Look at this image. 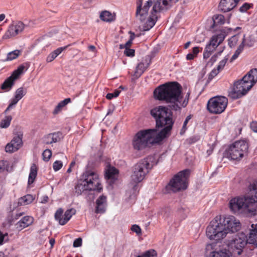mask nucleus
I'll use <instances>...</instances> for the list:
<instances>
[{
  "mask_svg": "<svg viewBox=\"0 0 257 257\" xmlns=\"http://www.w3.org/2000/svg\"><path fill=\"white\" fill-rule=\"evenodd\" d=\"M150 113L156 120V127H164L158 133L155 128L139 131L134 137L132 141L133 148L136 150H142L149 144L162 141L167 136L172 128L174 124L172 112L168 107L156 106L151 110Z\"/></svg>",
  "mask_w": 257,
  "mask_h": 257,
  "instance_id": "f257e3e1",
  "label": "nucleus"
},
{
  "mask_svg": "<svg viewBox=\"0 0 257 257\" xmlns=\"http://www.w3.org/2000/svg\"><path fill=\"white\" fill-rule=\"evenodd\" d=\"M240 228V222L234 216L217 215L207 226L206 233L210 239L219 241L229 232H237Z\"/></svg>",
  "mask_w": 257,
  "mask_h": 257,
  "instance_id": "f03ea898",
  "label": "nucleus"
},
{
  "mask_svg": "<svg viewBox=\"0 0 257 257\" xmlns=\"http://www.w3.org/2000/svg\"><path fill=\"white\" fill-rule=\"evenodd\" d=\"M154 95L158 100L171 103V110H181L179 103L183 99L182 88L177 82H169L158 86L155 89Z\"/></svg>",
  "mask_w": 257,
  "mask_h": 257,
  "instance_id": "7ed1b4c3",
  "label": "nucleus"
},
{
  "mask_svg": "<svg viewBox=\"0 0 257 257\" xmlns=\"http://www.w3.org/2000/svg\"><path fill=\"white\" fill-rule=\"evenodd\" d=\"M248 189L249 193L248 195L235 197L230 200V209L234 213H253V207L257 204V184L253 182L250 184Z\"/></svg>",
  "mask_w": 257,
  "mask_h": 257,
  "instance_id": "20e7f679",
  "label": "nucleus"
},
{
  "mask_svg": "<svg viewBox=\"0 0 257 257\" xmlns=\"http://www.w3.org/2000/svg\"><path fill=\"white\" fill-rule=\"evenodd\" d=\"M257 82V69L250 70L240 80L234 82L233 88L229 93V96L236 99L241 97Z\"/></svg>",
  "mask_w": 257,
  "mask_h": 257,
  "instance_id": "39448f33",
  "label": "nucleus"
},
{
  "mask_svg": "<svg viewBox=\"0 0 257 257\" xmlns=\"http://www.w3.org/2000/svg\"><path fill=\"white\" fill-rule=\"evenodd\" d=\"M102 187L98 174L93 170L87 169L82 174L81 179L75 186L76 192L81 194L84 191L97 190L100 192Z\"/></svg>",
  "mask_w": 257,
  "mask_h": 257,
  "instance_id": "423d86ee",
  "label": "nucleus"
},
{
  "mask_svg": "<svg viewBox=\"0 0 257 257\" xmlns=\"http://www.w3.org/2000/svg\"><path fill=\"white\" fill-rule=\"evenodd\" d=\"M190 173L189 170L185 169L175 175L166 185V191L176 193L186 190L188 187Z\"/></svg>",
  "mask_w": 257,
  "mask_h": 257,
  "instance_id": "0eeeda50",
  "label": "nucleus"
},
{
  "mask_svg": "<svg viewBox=\"0 0 257 257\" xmlns=\"http://www.w3.org/2000/svg\"><path fill=\"white\" fill-rule=\"evenodd\" d=\"M152 164L148 158L140 160L133 168V173L131 175V183L135 184L134 189L138 188L137 184L144 180L146 175L152 168Z\"/></svg>",
  "mask_w": 257,
  "mask_h": 257,
  "instance_id": "6e6552de",
  "label": "nucleus"
},
{
  "mask_svg": "<svg viewBox=\"0 0 257 257\" xmlns=\"http://www.w3.org/2000/svg\"><path fill=\"white\" fill-rule=\"evenodd\" d=\"M248 148V144L246 141H236L230 146L227 151L228 157L234 160L240 159L247 153Z\"/></svg>",
  "mask_w": 257,
  "mask_h": 257,
  "instance_id": "1a4fd4ad",
  "label": "nucleus"
},
{
  "mask_svg": "<svg viewBox=\"0 0 257 257\" xmlns=\"http://www.w3.org/2000/svg\"><path fill=\"white\" fill-rule=\"evenodd\" d=\"M228 104L226 97L217 96L209 99L207 104L208 110L212 114H220L226 109Z\"/></svg>",
  "mask_w": 257,
  "mask_h": 257,
  "instance_id": "9d476101",
  "label": "nucleus"
},
{
  "mask_svg": "<svg viewBox=\"0 0 257 257\" xmlns=\"http://www.w3.org/2000/svg\"><path fill=\"white\" fill-rule=\"evenodd\" d=\"M247 243H249L248 234L247 236L245 233L241 232L236 235L230 241L229 246L233 251L236 250L237 254L239 255Z\"/></svg>",
  "mask_w": 257,
  "mask_h": 257,
  "instance_id": "9b49d317",
  "label": "nucleus"
},
{
  "mask_svg": "<svg viewBox=\"0 0 257 257\" xmlns=\"http://www.w3.org/2000/svg\"><path fill=\"white\" fill-rule=\"evenodd\" d=\"M75 213L76 210L74 208L67 209L64 213L63 209L59 208L56 211L54 217L55 219L59 222V224L64 225Z\"/></svg>",
  "mask_w": 257,
  "mask_h": 257,
  "instance_id": "f8f14e48",
  "label": "nucleus"
},
{
  "mask_svg": "<svg viewBox=\"0 0 257 257\" xmlns=\"http://www.w3.org/2000/svg\"><path fill=\"white\" fill-rule=\"evenodd\" d=\"M24 28L25 25L22 22H13L3 36V39H8L17 36L24 30Z\"/></svg>",
  "mask_w": 257,
  "mask_h": 257,
  "instance_id": "ddd939ff",
  "label": "nucleus"
},
{
  "mask_svg": "<svg viewBox=\"0 0 257 257\" xmlns=\"http://www.w3.org/2000/svg\"><path fill=\"white\" fill-rule=\"evenodd\" d=\"M154 1V0H148L142 8L143 0L137 1L136 17L139 18L141 22L144 21L146 19L150 8L152 6Z\"/></svg>",
  "mask_w": 257,
  "mask_h": 257,
  "instance_id": "4468645a",
  "label": "nucleus"
},
{
  "mask_svg": "<svg viewBox=\"0 0 257 257\" xmlns=\"http://www.w3.org/2000/svg\"><path fill=\"white\" fill-rule=\"evenodd\" d=\"M225 32L221 31V32L217 35L213 36L208 44L206 46L213 50H215L216 48L224 41L225 38Z\"/></svg>",
  "mask_w": 257,
  "mask_h": 257,
  "instance_id": "2eb2a0df",
  "label": "nucleus"
},
{
  "mask_svg": "<svg viewBox=\"0 0 257 257\" xmlns=\"http://www.w3.org/2000/svg\"><path fill=\"white\" fill-rule=\"evenodd\" d=\"M161 9L158 11L155 12L152 9L151 15L149 18L147 22L145 23L143 27V31H147L150 30L156 24L157 21L156 13L161 12L165 8L167 9V7H164L163 4H161Z\"/></svg>",
  "mask_w": 257,
  "mask_h": 257,
  "instance_id": "dca6fc26",
  "label": "nucleus"
},
{
  "mask_svg": "<svg viewBox=\"0 0 257 257\" xmlns=\"http://www.w3.org/2000/svg\"><path fill=\"white\" fill-rule=\"evenodd\" d=\"M239 2L238 0H221L219 8L223 12H228L234 9Z\"/></svg>",
  "mask_w": 257,
  "mask_h": 257,
  "instance_id": "f3484780",
  "label": "nucleus"
},
{
  "mask_svg": "<svg viewBox=\"0 0 257 257\" xmlns=\"http://www.w3.org/2000/svg\"><path fill=\"white\" fill-rule=\"evenodd\" d=\"M34 221V218L30 216H26L23 217L16 224V228L21 231L25 228L31 225Z\"/></svg>",
  "mask_w": 257,
  "mask_h": 257,
  "instance_id": "a211bd4d",
  "label": "nucleus"
},
{
  "mask_svg": "<svg viewBox=\"0 0 257 257\" xmlns=\"http://www.w3.org/2000/svg\"><path fill=\"white\" fill-rule=\"evenodd\" d=\"M95 212L97 213H102L105 211L106 206V197L104 195L100 196L96 201Z\"/></svg>",
  "mask_w": 257,
  "mask_h": 257,
  "instance_id": "6ab92c4d",
  "label": "nucleus"
},
{
  "mask_svg": "<svg viewBox=\"0 0 257 257\" xmlns=\"http://www.w3.org/2000/svg\"><path fill=\"white\" fill-rule=\"evenodd\" d=\"M29 64L28 63L20 65L16 70L13 71L10 77L15 81L16 80L20 77L21 75L27 70Z\"/></svg>",
  "mask_w": 257,
  "mask_h": 257,
  "instance_id": "aec40b11",
  "label": "nucleus"
},
{
  "mask_svg": "<svg viewBox=\"0 0 257 257\" xmlns=\"http://www.w3.org/2000/svg\"><path fill=\"white\" fill-rule=\"evenodd\" d=\"M251 229L248 233L249 243L254 244L257 246V224L251 225Z\"/></svg>",
  "mask_w": 257,
  "mask_h": 257,
  "instance_id": "412c9836",
  "label": "nucleus"
},
{
  "mask_svg": "<svg viewBox=\"0 0 257 257\" xmlns=\"http://www.w3.org/2000/svg\"><path fill=\"white\" fill-rule=\"evenodd\" d=\"M14 134L15 136L11 142L14 143L17 147L20 149L23 145L22 139L23 137V133L20 131L18 132H15Z\"/></svg>",
  "mask_w": 257,
  "mask_h": 257,
  "instance_id": "4be33fe9",
  "label": "nucleus"
},
{
  "mask_svg": "<svg viewBox=\"0 0 257 257\" xmlns=\"http://www.w3.org/2000/svg\"><path fill=\"white\" fill-rule=\"evenodd\" d=\"M179 0H157L153 6V10L155 12L160 10L162 8L161 4H163L164 7L169 6V2L171 3H176Z\"/></svg>",
  "mask_w": 257,
  "mask_h": 257,
  "instance_id": "5701e85b",
  "label": "nucleus"
},
{
  "mask_svg": "<svg viewBox=\"0 0 257 257\" xmlns=\"http://www.w3.org/2000/svg\"><path fill=\"white\" fill-rule=\"evenodd\" d=\"M71 100L70 98H67L65 99L64 100L60 101L57 106L55 107L53 114L54 115H56L59 113L62 110V109L66 106V105L69 103L71 102Z\"/></svg>",
  "mask_w": 257,
  "mask_h": 257,
  "instance_id": "b1692460",
  "label": "nucleus"
},
{
  "mask_svg": "<svg viewBox=\"0 0 257 257\" xmlns=\"http://www.w3.org/2000/svg\"><path fill=\"white\" fill-rule=\"evenodd\" d=\"M38 167L35 164H33L30 168V172L29 175L28 184H32L37 175Z\"/></svg>",
  "mask_w": 257,
  "mask_h": 257,
  "instance_id": "393cba45",
  "label": "nucleus"
},
{
  "mask_svg": "<svg viewBox=\"0 0 257 257\" xmlns=\"http://www.w3.org/2000/svg\"><path fill=\"white\" fill-rule=\"evenodd\" d=\"M99 17L101 20L106 22H111L115 20V16L107 11H102Z\"/></svg>",
  "mask_w": 257,
  "mask_h": 257,
  "instance_id": "a878e982",
  "label": "nucleus"
},
{
  "mask_svg": "<svg viewBox=\"0 0 257 257\" xmlns=\"http://www.w3.org/2000/svg\"><path fill=\"white\" fill-rule=\"evenodd\" d=\"M15 84V81L10 77L7 78L1 85V89L4 91H9Z\"/></svg>",
  "mask_w": 257,
  "mask_h": 257,
  "instance_id": "bb28decb",
  "label": "nucleus"
},
{
  "mask_svg": "<svg viewBox=\"0 0 257 257\" xmlns=\"http://www.w3.org/2000/svg\"><path fill=\"white\" fill-rule=\"evenodd\" d=\"M256 42V39L254 36H249L248 38L245 39V35H244L241 44H243V48L244 47V46L251 47L254 45V43Z\"/></svg>",
  "mask_w": 257,
  "mask_h": 257,
  "instance_id": "cd10ccee",
  "label": "nucleus"
},
{
  "mask_svg": "<svg viewBox=\"0 0 257 257\" xmlns=\"http://www.w3.org/2000/svg\"><path fill=\"white\" fill-rule=\"evenodd\" d=\"M22 54V51L15 50L8 53L5 61H11L16 59Z\"/></svg>",
  "mask_w": 257,
  "mask_h": 257,
  "instance_id": "c85d7f7f",
  "label": "nucleus"
},
{
  "mask_svg": "<svg viewBox=\"0 0 257 257\" xmlns=\"http://www.w3.org/2000/svg\"><path fill=\"white\" fill-rule=\"evenodd\" d=\"M146 68L145 65L144 63L141 62L138 64L136 67L135 72L134 76L136 78L140 77L142 74L144 72Z\"/></svg>",
  "mask_w": 257,
  "mask_h": 257,
  "instance_id": "c756f323",
  "label": "nucleus"
},
{
  "mask_svg": "<svg viewBox=\"0 0 257 257\" xmlns=\"http://www.w3.org/2000/svg\"><path fill=\"white\" fill-rule=\"evenodd\" d=\"M210 257H231V253L226 249L214 251L211 252Z\"/></svg>",
  "mask_w": 257,
  "mask_h": 257,
  "instance_id": "7c9ffc66",
  "label": "nucleus"
},
{
  "mask_svg": "<svg viewBox=\"0 0 257 257\" xmlns=\"http://www.w3.org/2000/svg\"><path fill=\"white\" fill-rule=\"evenodd\" d=\"M202 48L199 47H195L192 49V53L188 54L186 56V59L187 60H193L197 56L198 54L201 52Z\"/></svg>",
  "mask_w": 257,
  "mask_h": 257,
  "instance_id": "2f4dec72",
  "label": "nucleus"
},
{
  "mask_svg": "<svg viewBox=\"0 0 257 257\" xmlns=\"http://www.w3.org/2000/svg\"><path fill=\"white\" fill-rule=\"evenodd\" d=\"M13 117L11 115H6L0 122V127L2 128H7L11 124Z\"/></svg>",
  "mask_w": 257,
  "mask_h": 257,
  "instance_id": "473e14b6",
  "label": "nucleus"
},
{
  "mask_svg": "<svg viewBox=\"0 0 257 257\" xmlns=\"http://www.w3.org/2000/svg\"><path fill=\"white\" fill-rule=\"evenodd\" d=\"M35 197L31 194H27L20 199V203L22 205H27L31 203L34 200Z\"/></svg>",
  "mask_w": 257,
  "mask_h": 257,
  "instance_id": "72a5a7b5",
  "label": "nucleus"
},
{
  "mask_svg": "<svg viewBox=\"0 0 257 257\" xmlns=\"http://www.w3.org/2000/svg\"><path fill=\"white\" fill-rule=\"evenodd\" d=\"M27 91L26 88L23 87L18 88L14 94V97L20 100L26 94Z\"/></svg>",
  "mask_w": 257,
  "mask_h": 257,
  "instance_id": "f704fd0d",
  "label": "nucleus"
},
{
  "mask_svg": "<svg viewBox=\"0 0 257 257\" xmlns=\"http://www.w3.org/2000/svg\"><path fill=\"white\" fill-rule=\"evenodd\" d=\"M118 174V170L114 167H110L108 168L106 172L105 176L108 179L114 178L115 175Z\"/></svg>",
  "mask_w": 257,
  "mask_h": 257,
  "instance_id": "c9c22d12",
  "label": "nucleus"
},
{
  "mask_svg": "<svg viewBox=\"0 0 257 257\" xmlns=\"http://www.w3.org/2000/svg\"><path fill=\"white\" fill-rule=\"evenodd\" d=\"M213 26L216 25H222L225 22L224 17L222 15H214L213 18Z\"/></svg>",
  "mask_w": 257,
  "mask_h": 257,
  "instance_id": "e433bc0d",
  "label": "nucleus"
},
{
  "mask_svg": "<svg viewBox=\"0 0 257 257\" xmlns=\"http://www.w3.org/2000/svg\"><path fill=\"white\" fill-rule=\"evenodd\" d=\"M19 100L14 97L10 100V103L8 106L7 108L4 111V113H7L11 109H13L15 107V105L19 102Z\"/></svg>",
  "mask_w": 257,
  "mask_h": 257,
  "instance_id": "4c0bfd02",
  "label": "nucleus"
},
{
  "mask_svg": "<svg viewBox=\"0 0 257 257\" xmlns=\"http://www.w3.org/2000/svg\"><path fill=\"white\" fill-rule=\"evenodd\" d=\"M243 50V44H240L238 47L237 48V50L235 51L234 54L232 55L231 58L230 59V62H232L233 61H234L235 59H236L240 54L242 52Z\"/></svg>",
  "mask_w": 257,
  "mask_h": 257,
  "instance_id": "58836bf2",
  "label": "nucleus"
},
{
  "mask_svg": "<svg viewBox=\"0 0 257 257\" xmlns=\"http://www.w3.org/2000/svg\"><path fill=\"white\" fill-rule=\"evenodd\" d=\"M19 149L12 142L8 143L5 147L6 152L10 153L15 152Z\"/></svg>",
  "mask_w": 257,
  "mask_h": 257,
  "instance_id": "ea45409f",
  "label": "nucleus"
},
{
  "mask_svg": "<svg viewBox=\"0 0 257 257\" xmlns=\"http://www.w3.org/2000/svg\"><path fill=\"white\" fill-rule=\"evenodd\" d=\"M239 40L238 35H234L228 39V45L230 47H234Z\"/></svg>",
  "mask_w": 257,
  "mask_h": 257,
  "instance_id": "a19ab883",
  "label": "nucleus"
},
{
  "mask_svg": "<svg viewBox=\"0 0 257 257\" xmlns=\"http://www.w3.org/2000/svg\"><path fill=\"white\" fill-rule=\"evenodd\" d=\"M9 162L8 161H0V172H4L5 170L8 171L9 169Z\"/></svg>",
  "mask_w": 257,
  "mask_h": 257,
  "instance_id": "79ce46f5",
  "label": "nucleus"
},
{
  "mask_svg": "<svg viewBox=\"0 0 257 257\" xmlns=\"http://www.w3.org/2000/svg\"><path fill=\"white\" fill-rule=\"evenodd\" d=\"M252 6L253 5L251 4L245 3L240 7L239 11L241 13H245L247 12V10L251 8Z\"/></svg>",
  "mask_w": 257,
  "mask_h": 257,
  "instance_id": "37998d69",
  "label": "nucleus"
},
{
  "mask_svg": "<svg viewBox=\"0 0 257 257\" xmlns=\"http://www.w3.org/2000/svg\"><path fill=\"white\" fill-rule=\"evenodd\" d=\"M214 50L206 46L203 53V58L204 59H207L208 58L211 56V54L214 52Z\"/></svg>",
  "mask_w": 257,
  "mask_h": 257,
  "instance_id": "c03bdc74",
  "label": "nucleus"
},
{
  "mask_svg": "<svg viewBox=\"0 0 257 257\" xmlns=\"http://www.w3.org/2000/svg\"><path fill=\"white\" fill-rule=\"evenodd\" d=\"M143 257H157V253L154 249H150L143 253Z\"/></svg>",
  "mask_w": 257,
  "mask_h": 257,
  "instance_id": "a18cd8bd",
  "label": "nucleus"
},
{
  "mask_svg": "<svg viewBox=\"0 0 257 257\" xmlns=\"http://www.w3.org/2000/svg\"><path fill=\"white\" fill-rule=\"evenodd\" d=\"M191 117H192V116L191 115H189L186 117V118L183 123L182 128L180 131L181 135H183L185 132V131L187 130V124L188 123L189 121L191 119Z\"/></svg>",
  "mask_w": 257,
  "mask_h": 257,
  "instance_id": "49530a36",
  "label": "nucleus"
},
{
  "mask_svg": "<svg viewBox=\"0 0 257 257\" xmlns=\"http://www.w3.org/2000/svg\"><path fill=\"white\" fill-rule=\"evenodd\" d=\"M72 44H69L64 47H61L57 48L53 51V53L57 57L63 51L66 50L69 46H71Z\"/></svg>",
  "mask_w": 257,
  "mask_h": 257,
  "instance_id": "de8ad7c7",
  "label": "nucleus"
},
{
  "mask_svg": "<svg viewBox=\"0 0 257 257\" xmlns=\"http://www.w3.org/2000/svg\"><path fill=\"white\" fill-rule=\"evenodd\" d=\"M42 156L44 161H48L52 156V152L50 150L46 149L43 152Z\"/></svg>",
  "mask_w": 257,
  "mask_h": 257,
  "instance_id": "09e8293b",
  "label": "nucleus"
},
{
  "mask_svg": "<svg viewBox=\"0 0 257 257\" xmlns=\"http://www.w3.org/2000/svg\"><path fill=\"white\" fill-rule=\"evenodd\" d=\"M228 61V57L227 56L225 57L221 61H220L218 65L217 66V68L220 71L223 69L225 65H226L227 62Z\"/></svg>",
  "mask_w": 257,
  "mask_h": 257,
  "instance_id": "8fccbe9b",
  "label": "nucleus"
},
{
  "mask_svg": "<svg viewBox=\"0 0 257 257\" xmlns=\"http://www.w3.org/2000/svg\"><path fill=\"white\" fill-rule=\"evenodd\" d=\"M51 134L55 143L59 142L62 137V134L60 132H55Z\"/></svg>",
  "mask_w": 257,
  "mask_h": 257,
  "instance_id": "3c124183",
  "label": "nucleus"
},
{
  "mask_svg": "<svg viewBox=\"0 0 257 257\" xmlns=\"http://www.w3.org/2000/svg\"><path fill=\"white\" fill-rule=\"evenodd\" d=\"M120 91L118 90H115L112 93H108L106 95V98L107 99L110 100L112 99L113 98L117 97Z\"/></svg>",
  "mask_w": 257,
  "mask_h": 257,
  "instance_id": "603ef678",
  "label": "nucleus"
},
{
  "mask_svg": "<svg viewBox=\"0 0 257 257\" xmlns=\"http://www.w3.org/2000/svg\"><path fill=\"white\" fill-rule=\"evenodd\" d=\"M63 166V163L61 161H56L53 164V168L55 171H59Z\"/></svg>",
  "mask_w": 257,
  "mask_h": 257,
  "instance_id": "864d4df0",
  "label": "nucleus"
},
{
  "mask_svg": "<svg viewBox=\"0 0 257 257\" xmlns=\"http://www.w3.org/2000/svg\"><path fill=\"white\" fill-rule=\"evenodd\" d=\"M189 96L190 93L188 92L187 93L184 99L183 100H182L181 102L180 103H179V105L181 107H185L187 105L189 99Z\"/></svg>",
  "mask_w": 257,
  "mask_h": 257,
  "instance_id": "5fc2aeb1",
  "label": "nucleus"
},
{
  "mask_svg": "<svg viewBox=\"0 0 257 257\" xmlns=\"http://www.w3.org/2000/svg\"><path fill=\"white\" fill-rule=\"evenodd\" d=\"M131 230L136 232L138 235H141L142 234V229L138 225H133L131 227Z\"/></svg>",
  "mask_w": 257,
  "mask_h": 257,
  "instance_id": "6e6d98bb",
  "label": "nucleus"
},
{
  "mask_svg": "<svg viewBox=\"0 0 257 257\" xmlns=\"http://www.w3.org/2000/svg\"><path fill=\"white\" fill-rule=\"evenodd\" d=\"M124 54L128 57H134L135 54V51L134 49L126 48L124 51Z\"/></svg>",
  "mask_w": 257,
  "mask_h": 257,
  "instance_id": "4d7b16f0",
  "label": "nucleus"
},
{
  "mask_svg": "<svg viewBox=\"0 0 257 257\" xmlns=\"http://www.w3.org/2000/svg\"><path fill=\"white\" fill-rule=\"evenodd\" d=\"M44 142L46 144H51L55 143L51 134H48L45 137Z\"/></svg>",
  "mask_w": 257,
  "mask_h": 257,
  "instance_id": "13d9d810",
  "label": "nucleus"
},
{
  "mask_svg": "<svg viewBox=\"0 0 257 257\" xmlns=\"http://www.w3.org/2000/svg\"><path fill=\"white\" fill-rule=\"evenodd\" d=\"M220 72V71L216 68L213 69L209 75V78L212 79L215 77Z\"/></svg>",
  "mask_w": 257,
  "mask_h": 257,
  "instance_id": "bf43d9fd",
  "label": "nucleus"
},
{
  "mask_svg": "<svg viewBox=\"0 0 257 257\" xmlns=\"http://www.w3.org/2000/svg\"><path fill=\"white\" fill-rule=\"evenodd\" d=\"M82 243V240L81 238L79 237L78 238H76L75 240H74L73 242V246L74 247H78L81 246Z\"/></svg>",
  "mask_w": 257,
  "mask_h": 257,
  "instance_id": "052dcab7",
  "label": "nucleus"
},
{
  "mask_svg": "<svg viewBox=\"0 0 257 257\" xmlns=\"http://www.w3.org/2000/svg\"><path fill=\"white\" fill-rule=\"evenodd\" d=\"M57 57L55 54L52 52L49 55L47 56L46 58V61L48 63L52 62Z\"/></svg>",
  "mask_w": 257,
  "mask_h": 257,
  "instance_id": "680f3d73",
  "label": "nucleus"
},
{
  "mask_svg": "<svg viewBox=\"0 0 257 257\" xmlns=\"http://www.w3.org/2000/svg\"><path fill=\"white\" fill-rule=\"evenodd\" d=\"M250 128L253 132L257 133V122L252 121L250 123Z\"/></svg>",
  "mask_w": 257,
  "mask_h": 257,
  "instance_id": "e2e57ef3",
  "label": "nucleus"
},
{
  "mask_svg": "<svg viewBox=\"0 0 257 257\" xmlns=\"http://www.w3.org/2000/svg\"><path fill=\"white\" fill-rule=\"evenodd\" d=\"M7 235V234H4L1 231H0V245H2L4 243V240L5 236Z\"/></svg>",
  "mask_w": 257,
  "mask_h": 257,
  "instance_id": "0e129e2a",
  "label": "nucleus"
},
{
  "mask_svg": "<svg viewBox=\"0 0 257 257\" xmlns=\"http://www.w3.org/2000/svg\"><path fill=\"white\" fill-rule=\"evenodd\" d=\"M49 201V197L47 196H44L42 198L41 202L42 203L45 204L48 202Z\"/></svg>",
  "mask_w": 257,
  "mask_h": 257,
  "instance_id": "69168bd1",
  "label": "nucleus"
},
{
  "mask_svg": "<svg viewBox=\"0 0 257 257\" xmlns=\"http://www.w3.org/2000/svg\"><path fill=\"white\" fill-rule=\"evenodd\" d=\"M133 43V42L130 41V40H128L125 44L124 45V47H125V49H126V48H130V47L131 46L132 44Z\"/></svg>",
  "mask_w": 257,
  "mask_h": 257,
  "instance_id": "338daca9",
  "label": "nucleus"
},
{
  "mask_svg": "<svg viewBox=\"0 0 257 257\" xmlns=\"http://www.w3.org/2000/svg\"><path fill=\"white\" fill-rule=\"evenodd\" d=\"M130 34H131L130 40V41H132L134 40L135 38V35L134 33H133L132 32H130Z\"/></svg>",
  "mask_w": 257,
  "mask_h": 257,
  "instance_id": "774afa93",
  "label": "nucleus"
}]
</instances>
